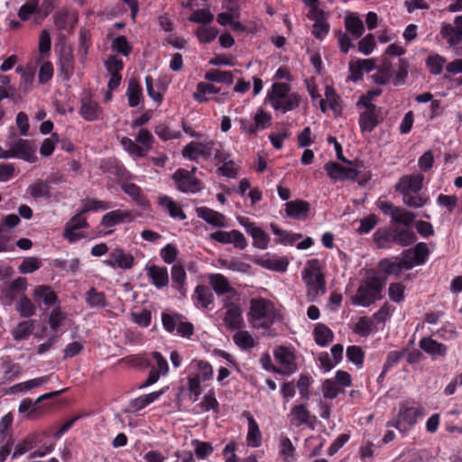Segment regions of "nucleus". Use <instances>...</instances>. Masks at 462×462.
<instances>
[{
  "label": "nucleus",
  "instance_id": "1",
  "mask_svg": "<svg viewBox=\"0 0 462 462\" xmlns=\"http://www.w3.org/2000/svg\"><path fill=\"white\" fill-rule=\"evenodd\" d=\"M376 206L383 215L390 217L392 221L403 226V227H393L396 245L407 247L416 242L417 236L413 230L410 229L416 218L414 212L397 207L387 200L378 199Z\"/></svg>",
  "mask_w": 462,
  "mask_h": 462
},
{
  "label": "nucleus",
  "instance_id": "2",
  "mask_svg": "<svg viewBox=\"0 0 462 462\" xmlns=\"http://www.w3.org/2000/svg\"><path fill=\"white\" fill-rule=\"evenodd\" d=\"M424 176L421 173L402 176L394 185L396 192L402 196V203L411 208H420L430 203V197L420 193Z\"/></svg>",
  "mask_w": 462,
  "mask_h": 462
},
{
  "label": "nucleus",
  "instance_id": "3",
  "mask_svg": "<svg viewBox=\"0 0 462 462\" xmlns=\"http://www.w3.org/2000/svg\"><path fill=\"white\" fill-rule=\"evenodd\" d=\"M282 319V315L273 301L265 298H253L250 300L248 321L254 328H270Z\"/></svg>",
  "mask_w": 462,
  "mask_h": 462
},
{
  "label": "nucleus",
  "instance_id": "4",
  "mask_svg": "<svg viewBox=\"0 0 462 462\" xmlns=\"http://www.w3.org/2000/svg\"><path fill=\"white\" fill-rule=\"evenodd\" d=\"M267 100L274 110L285 114L300 106V97L297 93H291L288 83L275 82L267 93Z\"/></svg>",
  "mask_w": 462,
  "mask_h": 462
},
{
  "label": "nucleus",
  "instance_id": "5",
  "mask_svg": "<svg viewBox=\"0 0 462 462\" xmlns=\"http://www.w3.org/2000/svg\"><path fill=\"white\" fill-rule=\"evenodd\" d=\"M386 283V277L374 276L365 280L352 297V303L356 306L369 307L383 298V290Z\"/></svg>",
  "mask_w": 462,
  "mask_h": 462
},
{
  "label": "nucleus",
  "instance_id": "6",
  "mask_svg": "<svg viewBox=\"0 0 462 462\" xmlns=\"http://www.w3.org/2000/svg\"><path fill=\"white\" fill-rule=\"evenodd\" d=\"M309 267L302 271V280L308 288V296L314 300L319 294L326 291L324 274L319 271V263L317 259L308 262Z\"/></svg>",
  "mask_w": 462,
  "mask_h": 462
},
{
  "label": "nucleus",
  "instance_id": "7",
  "mask_svg": "<svg viewBox=\"0 0 462 462\" xmlns=\"http://www.w3.org/2000/svg\"><path fill=\"white\" fill-rule=\"evenodd\" d=\"M5 146L12 149L14 158L33 163L37 161L36 145L32 140L23 139L15 134L10 135Z\"/></svg>",
  "mask_w": 462,
  "mask_h": 462
},
{
  "label": "nucleus",
  "instance_id": "8",
  "mask_svg": "<svg viewBox=\"0 0 462 462\" xmlns=\"http://www.w3.org/2000/svg\"><path fill=\"white\" fill-rule=\"evenodd\" d=\"M184 319V317L177 312L162 313V327L167 332L173 333L176 331L178 336L189 338L194 333V326Z\"/></svg>",
  "mask_w": 462,
  "mask_h": 462
},
{
  "label": "nucleus",
  "instance_id": "9",
  "mask_svg": "<svg viewBox=\"0 0 462 462\" xmlns=\"http://www.w3.org/2000/svg\"><path fill=\"white\" fill-rule=\"evenodd\" d=\"M381 60L382 65L379 69L380 71L387 77L392 78L394 86L403 85L408 76V62L405 60L400 59L393 66L386 57H383Z\"/></svg>",
  "mask_w": 462,
  "mask_h": 462
},
{
  "label": "nucleus",
  "instance_id": "10",
  "mask_svg": "<svg viewBox=\"0 0 462 462\" xmlns=\"http://www.w3.org/2000/svg\"><path fill=\"white\" fill-rule=\"evenodd\" d=\"M172 180L176 188L183 193H197L202 188L200 180L193 176L192 171L185 169H178L172 174Z\"/></svg>",
  "mask_w": 462,
  "mask_h": 462
},
{
  "label": "nucleus",
  "instance_id": "11",
  "mask_svg": "<svg viewBox=\"0 0 462 462\" xmlns=\"http://www.w3.org/2000/svg\"><path fill=\"white\" fill-rule=\"evenodd\" d=\"M383 120L382 107L370 106L367 110L360 113L358 123L361 132L371 133Z\"/></svg>",
  "mask_w": 462,
  "mask_h": 462
},
{
  "label": "nucleus",
  "instance_id": "12",
  "mask_svg": "<svg viewBox=\"0 0 462 462\" xmlns=\"http://www.w3.org/2000/svg\"><path fill=\"white\" fill-rule=\"evenodd\" d=\"M324 170L328 176L334 181L337 180H356L359 171L354 168H346L335 162L325 163Z\"/></svg>",
  "mask_w": 462,
  "mask_h": 462
},
{
  "label": "nucleus",
  "instance_id": "13",
  "mask_svg": "<svg viewBox=\"0 0 462 462\" xmlns=\"http://www.w3.org/2000/svg\"><path fill=\"white\" fill-rule=\"evenodd\" d=\"M440 34L449 47H455L462 42V14L454 19V23H442Z\"/></svg>",
  "mask_w": 462,
  "mask_h": 462
},
{
  "label": "nucleus",
  "instance_id": "14",
  "mask_svg": "<svg viewBox=\"0 0 462 462\" xmlns=\"http://www.w3.org/2000/svg\"><path fill=\"white\" fill-rule=\"evenodd\" d=\"M103 263L113 269L127 270L133 267L134 258L131 254H126L123 249L117 247L109 253L108 258Z\"/></svg>",
  "mask_w": 462,
  "mask_h": 462
},
{
  "label": "nucleus",
  "instance_id": "15",
  "mask_svg": "<svg viewBox=\"0 0 462 462\" xmlns=\"http://www.w3.org/2000/svg\"><path fill=\"white\" fill-rule=\"evenodd\" d=\"M224 306L226 308L224 317L225 325L231 330L240 329L244 323L240 306L230 300H226Z\"/></svg>",
  "mask_w": 462,
  "mask_h": 462
},
{
  "label": "nucleus",
  "instance_id": "16",
  "mask_svg": "<svg viewBox=\"0 0 462 462\" xmlns=\"http://www.w3.org/2000/svg\"><path fill=\"white\" fill-rule=\"evenodd\" d=\"M134 220L130 210L116 209L105 214L100 221V225L106 228H112L116 225L131 223Z\"/></svg>",
  "mask_w": 462,
  "mask_h": 462
},
{
  "label": "nucleus",
  "instance_id": "17",
  "mask_svg": "<svg viewBox=\"0 0 462 462\" xmlns=\"http://www.w3.org/2000/svg\"><path fill=\"white\" fill-rule=\"evenodd\" d=\"M422 414L421 407H411L405 403L400 404L398 416L403 427H405L406 432L417 424L418 419L421 417Z\"/></svg>",
  "mask_w": 462,
  "mask_h": 462
},
{
  "label": "nucleus",
  "instance_id": "18",
  "mask_svg": "<svg viewBox=\"0 0 462 462\" xmlns=\"http://www.w3.org/2000/svg\"><path fill=\"white\" fill-rule=\"evenodd\" d=\"M420 347L432 359L445 357L448 354V346L431 337H422L419 342Z\"/></svg>",
  "mask_w": 462,
  "mask_h": 462
},
{
  "label": "nucleus",
  "instance_id": "19",
  "mask_svg": "<svg viewBox=\"0 0 462 462\" xmlns=\"http://www.w3.org/2000/svg\"><path fill=\"white\" fill-rule=\"evenodd\" d=\"M198 217L203 219L208 225L215 227H226V217L217 211L207 207L196 208Z\"/></svg>",
  "mask_w": 462,
  "mask_h": 462
},
{
  "label": "nucleus",
  "instance_id": "20",
  "mask_svg": "<svg viewBox=\"0 0 462 462\" xmlns=\"http://www.w3.org/2000/svg\"><path fill=\"white\" fill-rule=\"evenodd\" d=\"M151 283L157 289L168 286L169 273L166 267L152 264L146 268Z\"/></svg>",
  "mask_w": 462,
  "mask_h": 462
},
{
  "label": "nucleus",
  "instance_id": "21",
  "mask_svg": "<svg viewBox=\"0 0 462 462\" xmlns=\"http://www.w3.org/2000/svg\"><path fill=\"white\" fill-rule=\"evenodd\" d=\"M59 71L64 80H69L74 71V56L70 51L62 50L59 59Z\"/></svg>",
  "mask_w": 462,
  "mask_h": 462
},
{
  "label": "nucleus",
  "instance_id": "22",
  "mask_svg": "<svg viewBox=\"0 0 462 462\" xmlns=\"http://www.w3.org/2000/svg\"><path fill=\"white\" fill-rule=\"evenodd\" d=\"M33 298L40 304L54 306L58 302V297L51 287L47 285L37 286L33 291Z\"/></svg>",
  "mask_w": 462,
  "mask_h": 462
},
{
  "label": "nucleus",
  "instance_id": "23",
  "mask_svg": "<svg viewBox=\"0 0 462 462\" xmlns=\"http://www.w3.org/2000/svg\"><path fill=\"white\" fill-rule=\"evenodd\" d=\"M373 239L379 248H393V246L395 245L393 227L377 229L373 235Z\"/></svg>",
  "mask_w": 462,
  "mask_h": 462
},
{
  "label": "nucleus",
  "instance_id": "24",
  "mask_svg": "<svg viewBox=\"0 0 462 462\" xmlns=\"http://www.w3.org/2000/svg\"><path fill=\"white\" fill-rule=\"evenodd\" d=\"M208 282L217 295H224L234 291L227 278L221 273L209 274Z\"/></svg>",
  "mask_w": 462,
  "mask_h": 462
},
{
  "label": "nucleus",
  "instance_id": "25",
  "mask_svg": "<svg viewBox=\"0 0 462 462\" xmlns=\"http://www.w3.org/2000/svg\"><path fill=\"white\" fill-rule=\"evenodd\" d=\"M313 337L319 346H327L334 339L333 331L323 323H317L313 329Z\"/></svg>",
  "mask_w": 462,
  "mask_h": 462
},
{
  "label": "nucleus",
  "instance_id": "26",
  "mask_svg": "<svg viewBox=\"0 0 462 462\" xmlns=\"http://www.w3.org/2000/svg\"><path fill=\"white\" fill-rule=\"evenodd\" d=\"M171 277L172 287L178 291L181 295H186V279L187 274L185 269L180 264H174L171 267Z\"/></svg>",
  "mask_w": 462,
  "mask_h": 462
},
{
  "label": "nucleus",
  "instance_id": "27",
  "mask_svg": "<svg viewBox=\"0 0 462 462\" xmlns=\"http://www.w3.org/2000/svg\"><path fill=\"white\" fill-rule=\"evenodd\" d=\"M123 191L127 194L132 199L142 208H147L149 202L143 195L141 188L134 183H124L121 185Z\"/></svg>",
  "mask_w": 462,
  "mask_h": 462
},
{
  "label": "nucleus",
  "instance_id": "28",
  "mask_svg": "<svg viewBox=\"0 0 462 462\" xmlns=\"http://www.w3.org/2000/svg\"><path fill=\"white\" fill-rule=\"evenodd\" d=\"M159 204L164 209H166L171 217L179 220H185L187 218L186 214L178 203L169 196H162L159 199Z\"/></svg>",
  "mask_w": 462,
  "mask_h": 462
},
{
  "label": "nucleus",
  "instance_id": "29",
  "mask_svg": "<svg viewBox=\"0 0 462 462\" xmlns=\"http://www.w3.org/2000/svg\"><path fill=\"white\" fill-rule=\"evenodd\" d=\"M310 210V204L301 199H295L285 204L286 215L294 219H299Z\"/></svg>",
  "mask_w": 462,
  "mask_h": 462
},
{
  "label": "nucleus",
  "instance_id": "30",
  "mask_svg": "<svg viewBox=\"0 0 462 462\" xmlns=\"http://www.w3.org/2000/svg\"><path fill=\"white\" fill-rule=\"evenodd\" d=\"M273 356L277 362H279L283 367L282 368L285 372L291 371L294 372L295 367L293 366L294 356L292 352L286 346H278L274 352Z\"/></svg>",
  "mask_w": 462,
  "mask_h": 462
},
{
  "label": "nucleus",
  "instance_id": "31",
  "mask_svg": "<svg viewBox=\"0 0 462 462\" xmlns=\"http://www.w3.org/2000/svg\"><path fill=\"white\" fill-rule=\"evenodd\" d=\"M346 30L352 34L356 39H359L364 32L365 25L363 21L356 14H349L345 18Z\"/></svg>",
  "mask_w": 462,
  "mask_h": 462
},
{
  "label": "nucleus",
  "instance_id": "32",
  "mask_svg": "<svg viewBox=\"0 0 462 462\" xmlns=\"http://www.w3.org/2000/svg\"><path fill=\"white\" fill-rule=\"evenodd\" d=\"M272 232L277 236L274 241L278 244L282 245H293L297 240L301 238L300 234H294L287 230H283L280 228L276 224L272 223L271 226Z\"/></svg>",
  "mask_w": 462,
  "mask_h": 462
},
{
  "label": "nucleus",
  "instance_id": "33",
  "mask_svg": "<svg viewBox=\"0 0 462 462\" xmlns=\"http://www.w3.org/2000/svg\"><path fill=\"white\" fill-rule=\"evenodd\" d=\"M80 116L87 121H95L101 115V108L98 104L91 99H85L79 110Z\"/></svg>",
  "mask_w": 462,
  "mask_h": 462
},
{
  "label": "nucleus",
  "instance_id": "34",
  "mask_svg": "<svg viewBox=\"0 0 462 462\" xmlns=\"http://www.w3.org/2000/svg\"><path fill=\"white\" fill-rule=\"evenodd\" d=\"M289 417H291L292 423L296 424L297 426H301L304 424H309L312 416L307 409L306 405L299 404L291 408Z\"/></svg>",
  "mask_w": 462,
  "mask_h": 462
},
{
  "label": "nucleus",
  "instance_id": "35",
  "mask_svg": "<svg viewBox=\"0 0 462 462\" xmlns=\"http://www.w3.org/2000/svg\"><path fill=\"white\" fill-rule=\"evenodd\" d=\"M195 302L199 303L202 309H208L213 303L214 295L211 289L205 285H198L192 296Z\"/></svg>",
  "mask_w": 462,
  "mask_h": 462
},
{
  "label": "nucleus",
  "instance_id": "36",
  "mask_svg": "<svg viewBox=\"0 0 462 462\" xmlns=\"http://www.w3.org/2000/svg\"><path fill=\"white\" fill-rule=\"evenodd\" d=\"M35 322L34 319H29L18 323L12 331L14 339L16 341L27 339L33 332Z\"/></svg>",
  "mask_w": 462,
  "mask_h": 462
},
{
  "label": "nucleus",
  "instance_id": "37",
  "mask_svg": "<svg viewBox=\"0 0 462 462\" xmlns=\"http://www.w3.org/2000/svg\"><path fill=\"white\" fill-rule=\"evenodd\" d=\"M47 382H48L47 376L37 377L34 379H31V380H28V381H25L23 383L14 384L7 390V393L15 394V393H22V392H27L33 388L40 387L41 385H42L43 383H45Z\"/></svg>",
  "mask_w": 462,
  "mask_h": 462
},
{
  "label": "nucleus",
  "instance_id": "38",
  "mask_svg": "<svg viewBox=\"0 0 462 462\" xmlns=\"http://www.w3.org/2000/svg\"><path fill=\"white\" fill-rule=\"evenodd\" d=\"M204 79L209 82L225 83L231 85L234 82V76L231 71H223L216 69L208 70Z\"/></svg>",
  "mask_w": 462,
  "mask_h": 462
},
{
  "label": "nucleus",
  "instance_id": "39",
  "mask_svg": "<svg viewBox=\"0 0 462 462\" xmlns=\"http://www.w3.org/2000/svg\"><path fill=\"white\" fill-rule=\"evenodd\" d=\"M28 193L35 199H49L51 197V187L45 180H37L32 185H30L28 188Z\"/></svg>",
  "mask_w": 462,
  "mask_h": 462
},
{
  "label": "nucleus",
  "instance_id": "40",
  "mask_svg": "<svg viewBox=\"0 0 462 462\" xmlns=\"http://www.w3.org/2000/svg\"><path fill=\"white\" fill-rule=\"evenodd\" d=\"M15 310L23 318H30L36 313V307L24 294L21 295L15 303Z\"/></svg>",
  "mask_w": 462,
  "mask_h": 462
},
{
  "label": "nucleus",
  "instance_id": "41",
  "mask_svg": "<svg viewBox=\"0 0 462 462\" xmlns=\"http://www.w3.org/2000/svg\"><path fill=\"white\" fill-rule=\"evenodd\" d=\"M126 97L128 98V104L130 107H136L140 104V101L143 97L142 88L134 79L129 80Z\"/></svg>",
  "mask_w": 462,
  "mask_h": 462
},
{
  "label": "nucleus",
  "instance_id": "42",
  "mask_svg": "<svg viewBox=\"0 0 462 462\" xmlns=\"http://www.w3.org/2000/svg\"><path fill=\"white\" fill-rule=\"evenodd\" d=\"M376 68H377L376 60H374V59H366V60L358 59L356 60V71L353 65L349 66V69L352 72V74L354 75L355 81L359 79L362 77V73H361L362 70H364L365 72H370Z\"/></svg>",
  "mask_w": 462,
  "mask_h": 462
},
{
  "label": "nucleus",
  "instance_id": "43",
  "mask_svg": "<svg viewBox=\"0 0 462 462\" xmlns=\"http://www.w3.org/2000/svg\"><path fill=\"white\" fill-rule=\"evenodd\" d=\"M85 300L91 308H105L107 305L105 293L93 287L87 291Z\"/></svg>",
  "mask_w": 462,
  "mask_h": 462
},
{
  "label": "nucleus",
  "instance_id": "44",
  "mask_svg": "<svg viewBox=\"0 0 462 462\" xmlns=\"http://www.w3.org/2000/svg\"><path fill=\"white\" fill-rule=\"evenodd\" d=\"M246 439L248 444L254 448H257L262 444V434L259 426L252 416L248 417V432Z\"/></svg>",
  "mask_w": 462,
  "mask_h": 462
},
{
  "label": "nucleus",
  "instance_id": "45",
  "mask_svg": "<svg viewBox=\"0 0 462 462\" xmlns=\"http://www.w3.org/2000/svg\"><path fill=\"white\" fill-rule=\"evenodd\" d=\"M38 436L36 434H30L22 441L16 444L13 453V458H15L24 453L28 452L36 446Z\"/></svg>",
  "mask_w": 462,
  "mask_h": 462
},
{
  "label": "nucleus",
  "instance_id": "46",
  "mask_svg": "<svg viewBox=\"0 0 462 462\" xmlns=\"http://www.w3.org/2000/svg\"><path fill=\"white\" fill-rule=\"evenodd\" d=\"M374 328V320L368 317H361L356 323L354 332L361 337H368Z\"/></svg>",
  "mask_w": 462,
  "mask_h": 462
},
{
  "label": "nucleus",
  "instance_id": "47",
  "mask_svg": "<svg viewBox=\"0 0 462 462\" xmlns=\"http://www.w3.org/2000/svg\"><path fill=\"white\" fill-rule=\"evenodd\" d=\"M379 267L383 270L385 275L383 277H386L388 275L393 274L395 276H400L402 270H404L400 262H393L388 258H384L380 260L379 262Z\"/></svg>",
  "mask_w": 462,
  "mask_h": 462
},
{
  "label": "nucleus",
  "instance_id": "48",
  "mask_svg": "<svg viewBox=\"0 0 462 462\" xmlns=\"http://www.w3.org/2000/svg\"><path fill=\"white\" fill-rule=\"evenodd\" d=\"M365 353L359 346H350L346 348V358L357 368H361L364 364Z\"/></svg>",
  "mask_w": 462,
  "mask_h": 462
},
{
  "label": "nucleus",
  "instance_id": "49",
  "mask_svg": "<svg viewBox=\"0 0 462 462\" xmlns=\"http://www.w3.org/2000/svg\"><path fill=\"white\" fill-rule=\"evenodd\" d=\"M234 342L244 350L251 349L254 346L253 337L245 330L236 332L233 337Z\"/></svg>",
  "mask_w": 462,
  "mask_h": 462
},
{
  "label": "nucleus",
  "instance_id": "50",
  "mask_svg": "<svg viewBox=\"0 0 462 462\" xmlns=\"http://www.w3.org/2000/svg\"><path fill=\"white\" fill-rule=\"evenodd\" d=\"M289 262L285 258H267L262 262V266L275 272L284 273Z\"/></svg>",
  "mask_w": 462,
  "mask_h": 462
},
{
  "label": "nucleus",
  "instance_id": "51",
  "mask_svg": "<svg viewBox=\"0 0 462 462\" xmlns=\"http://www.w3.org/2000/svg\"><path fill=\"white\" fill-rule=\"evenodd\" d=\"M405 286L401 282H393L388 288V296L395 303H402L405 299Z\"/></svg>",
  "mask_w": 462,
  "mask_h": 462
},
{
  "label": "nucleus",
  "instance_id": "52",
  "mask_svg": "<svg viewBox=\"0 0 462 462\" xmlns=\"http://www.w3.org/2000/svg\"><path fill=\"white\" fill-rule=\"evenodd\" d=\"M445 62L446 59L439 54L430 55L426 60L430 72L433 75H439L442 72Z\"/></svg>",
  "mask_w": 462,
  "mask_h": 462
},
{
  "label": "nucleus",
  "instance_id": "53",
  "mask_svg": "<svg viewBox=\"0 0 462 462\" xmlns=\"http://www.w3.org/2000/svg\"><path fill=\"white\" fill-rule=\"evenodd\" d=\"M295 447L288 437L283 438L280 443V454L283 457L284 462L294 461Z\"/></svg>",
  "mask_w": 462,
  "mask_h": 462
},
{
  "label": "nucleus",
  "instance_id": "54",
  "mask_svg": "<svg viewBox=\"0 0 462 462\" xmlns=\"http://www.w3.org/2000/svg\"><path fill=\"white\" fill-rule=\"evenodd\" d=\"M360 226L357 229L359 235H366L370 233L377 225L378 217L374 214H370L367 217L360 219Z\"/></svg>",
  "mask_w": 462,
  "mask_h": 462
},
{
  "label": "nucleus",
  "instance_id": "55",
  "mask_svg": "<svg viewBox=\"0 0 462 462\" xmlns=\"http://www.w3.org/2000/svg\"><path fill=\"white\" fill-rule=\"evenodd\" d=\"M39 0H29L27 3L23 5L19 11L18 16L22 21H27L32 14H36L38 10Z\"/></svg>",
  "mask_w": 462,
  "mask_h": 462
},
{
  "label": "nucleus",
  "instance_id": "56",
  "mask_svg": "<svg viewBox=\"0 0 462 462\" xmlns=\"http://www.w3.org/2000/svg\"><path fill=\"white\" fill-rule=\"evenodd\" d=\"M192 23L208 24L214 20V15L208 9L196 10L189 18Z\"/></svg>",
  "mask_w": 462,
  "mask_h": 462
},
{
  "label": "nucleus",
  "instance_id": "57",
  "mask_svg": "<svg viewBox=\"0 0 462 462\" xmlns=\"http://www.w3.org/2000/svg\"><path fill=\"white\" fill-rule=\"evenodd\" d=\"M413 259L416 262L417 265L423 264L429 256V249L427 247V245L425 243H418L412 249H411Z\"/></svg>",
  "mask_w": 462,
  "mask_h": 462
},
{
  "label": "nucleus",
  "instance_id": "58",
  "mask_svg": "<svg viewBox=\"0 0 462 462\" xmlns=\"http://www.w3.org/2000/svg\"><path fill=\"white\" fill-rule=\"evenodd\" d=\"M121 144L125 150H126L132 155L137 157L145 156V151L143 148L128 137H123L121 140Z\"/></svg>",
  "mask_w": 462,
  "mask_h": 462
},
{
  "label": "nucleus",
  "instance_id": "59",
  "mask_svg": "<svg viewBox=\"0 0 462 462\" xmlns=\"http://www.w3.org/2000/svg\"><path fill=\"white\" fill-rule=\"evenodd\" d=\"M375 39L372 33L366 34L358 42V51L364 55L367 56L371 54L375 47Z\"/></svg>",
  "mask_w": 462,
  "mask_h": 462
},
{
  "label": "nucleus",
  "instance_id": "60",
  "mask_svg": "<svg viewBox=\"0 0 462 462\" xmlns=\"http://www.w3.org/2000/svg\"><path fill=\"white\" fill-rule=\"evenodd\" d=\"M192 445L194 446L196 456L200 459L206 458L213 452V447L209 442L195 439L192 441Z\"/></svg>",
  "mask_w": 462,
  "mask_h": 462
},
{
  "label": "nucleus",
  "instance_id": "61",
  "mask_svg": "<svg viewBox=\"0 0 462 462\" xmlns=\"http://www.w3.org/2000/svg\"><path fill=\"white\" fill-rule=\"evenodd\" d=\"M111 47L114 51H116L124 56H127L132 49L129 42H127V39L123 35L113 39Z\"/></svg>",
  "mask_w": 462,
  "mask_h": 462
},
{
  "label": "nucleus",
  "instance_id": "62",
  "mask_svg": "<svg viewBox=\"0 0 462 462\" xmlns=\"http://www.w3.org/2000/svg\"><path fill=\"white\" fill-rule=\"evenodd\" d=\"M65 319V315L61 312V310L58 309H53L49 316V325L51 329L56 333L60 327L62 325L63 320Z\"/></svg>",
  "mask_w": 462,
  "mask_h": 462
},
{
  "label": "nucleus",
  "instance_id": "63",
  "mask_svg": "<svg viewBox=\"0 0 462 462\" xmlns=\"http://www.w3.org/2000/svg\"><path fill=\"white\" fill-rule=\"evenodd\" d=\"M178 253L179 252L175 245L167 244L163 248H162L160 255L166 263L171 264L177 259Z\"/></svg>",
  "mask_w": 462,
  "mask_h": 462
},
{
  "label": "nucleus",
  "instance_id": "64",
  "mask_svg": "<svg viewBox=\"0 0 462 462\" xmlns=\"http://www.w3.org/2000/svg\"><path fill=\"white\" fill-rule=\"evenodd\" d=\"M196 35L200 42L208 43L214 41L217 35V31L212 27H199Z\"/></svg>",
  "mask_w": 462,
  "mask_h": 462
}]
</instances>
